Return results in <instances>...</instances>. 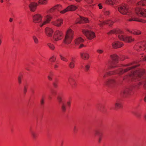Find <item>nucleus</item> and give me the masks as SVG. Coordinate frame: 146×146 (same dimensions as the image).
<instances>
[{
	"mask_svg": "<svg viewBox=\"0 0 146 146\" xmlns=\"http://www.w3.org/2000/svg\"><path fill=\"white\" fill-rule=\"evenodd\" d=\"M3 0H1V3H3Z\"/></svg>",
	"mask_w": 146,
	"mask_h": 146,
	"instance_id": "e2e57ef3",
	"label": "nucleus"
},
{
	"mask_svg": "<svg viewBox=\"0 0 146 146\" xmlns=\"http://www.w3.org/2000/svg\"><path fill=\"white\" fill-rule=\"evenodd\" d=\"M27 91V88L26 86H25L24 88V93H26Z\"/></svg>",
	"mask_w": 146,
	"mask_h": 146,
	"instance_id": "37998d69",
	"label": "nucleus"
},
{
	"mask_svg": "<svg viewBox=\"0 0 146 146\" xmlns=\"http://www.w3.org/2000/svg\"><path fill=\"white\" fill-rule=\"evenodd\" d=\"M113 33L118 34L119 39L127 42H130L134 40V38L132 36H125L123 31L118 29H114L107 33L108 35Z\"/></svg>",
	"mask_w": 146,
	"mask_h": 146,
	"instance_id": "7ed1b4c3",
	"label": "nucleus"
},
{
	"mask_svg": "<svg viewBox=\"0 0 146 146\" xmlns=\"http://www.w3.org/2000/svg\"><path fill=\"white\" fill-rule=\"evenodd\" d=\"M116 83V81L115 79L111 78L109 79L106 81L105 84L108 86L112 87L115 85Z\"/></svg>",
	"mask_w": 146,
	"mask_h": 146,
	"instance_id": "9d476101",
	"label": "nucleus"
},
{
	"mask_svg": "<svg viewBox=\"0 0 146 146\" xmlns=\"http://www.w3.org/2000/svg\"><path fill=\"white\" fill-rule=\"evenodd\" d=\"M111 57L112 59V62L111 66L112 68L117 67V68L115 71H112L106 72L108 76L111 75L115 74H117L121 75L124 73L128 71H130L131 74L128 76H126L123 79H126L127 77L128 79L134 81H139L138 83L139 85L143 84L145 89H146V74L145 71L142 69H138L135 71V68L139 66L135 65L133 63H130L126 65V68L124 67L121 68L116 64L118 62V57L115 54L111 55Z\"/></svg>",
	"mask_w": 146,
	"mask_h": 146,
	"instance_id": "f257e3e1",
	"label": "nucleus"
},
{
	"mask_svg": "<svg viewBox=\"0 0 146 146\" xmlns=\"http://www.w3.org/2000/svg\"><path fill=\"white\" fill-rule=\"evenodd\" d=\"M48 0H38V3L39 4L45 5L47 4Z\"/></svg>",
	"mask_w": 146,
	"mask_h": 146,
	"instance_id": "393cba45",
	"label": "nucleus"
},
{
	"mask_svg": "<svg viewBox=\"0 0 146 146\" xmlns=\"http://www.w3.org/2000/svg\"><path fill=\"white\" fill-rule=\"evenodd\" d=\"M13 19L12 18H10L9 19V21L10 22H12L13 21Z\"/></svg>",
	"mask_w": 146,
	"mask_h": 146,
	"instance_id": "bf43d9fd",
	"label": "nucleus"
},
{
	"mask_svg": "<svg viewBox=\"0 0 146 146\" xmlns=\"http://www.w3.org/2000/svg\"><path fill=\"white\" fill-rule=\"evenodd\" d=\"M33 22L35 23H39L41 27L49 23L52 18L50 16L46 15L44 17L43 20L42 21V17L40 14H36L33 15Z\"/></svg>",
	"mask_w": 146,
	"mask_h": 146,
	"instance_id": "20e7f679",
	"label": "nucleus"
},
{
	"mask_svg": "<svg viewBox=\"0 0 146 146\" xmlns=\"http://www.w3.org/2000/svg\"><path fill=\"white\" fill-rule=\"evenodd\" d=\"M22 77L21 76H19L18 78V83L19 84H20L21 83V79Z\"/></svg>",
	"mask_w": 146,
	"mask_h": 146,
	"instance_id": "c9c22d12",
	"label": "nucleus"
},
{
	"mask_svg": "<svg viewBox=\"0 0 146 146\" xmlns=\"http://www.w3.org/2000/svg\"><path fill=\"white\" fill-rule=\"evenodd\" d=\"M75 61L73 58H72L71 60V61L70 62L69 65V67L71 68H72L74 67V62Z\"/></svg>",
	"mask_w": 146,
	"mask_h": 146,
	"instance_id": "a878e982",
	"label": "nucleus"
},
{
	"mask_svg": "<svg viewBox=\"0 0 146 146\" xmlns=\"http://www.w3.org/2000/svg\"><path fill=\"white\" fill-rule=\"evenodd\" d=\"M132 90L131 88H127L123 90L122 94L124 96L127 97L132 94Z\"/></svg>",
	"mask_w": 146,
	"mask_h": 146,
	"instance_id": "f8f14e48",
	"label": "nucleus"
},
{
	"mask_svg": "<svg viewBox=\"0 0 146 146\" xmlns=\"http://www.w3.org/2000/svg\"><path fill=\"white\" fill-rule=\"evenodd\" d=\"M105 70H104L102 71V73L103 74V77L104 78H105L106 76V75L105 74Z\"/></svg>",
	"mask_w": 146,
	"mask_h": 146,
	"instance_id": "4c0bfd02",
	"label": "nucleus"
},
{
	"mask_svg": "<svg viewBox=\"0 0 146 146\" xmlns=\"http://www.w3.org/2000/svg\"><path fill=\"white\" fill-rule=\"evenodd\" d=\"M135 0H128V1H131V2H134L135 1Z\"/></svg>",
	"mask_w": 146,
	"mask_h": 146,
	"instance_id": "5fc2aeb1",
	"label": "nucleus"
},
{
	"mask_svg": "<svg viewBox=\"0 0 146 146\" xmlns=\"http://www.w3.org/2000/svg\"><path fill=\"white\" fill-rule=\"evenodd\" d=\"M90 65L89 64H87L85 66V69L86 71H88L90 68Z\"/></svg>",
	"mask_w": 146,
	"mask_h": 146,
	"instance_id": "72a5a7b5",
	"label": "nucleus"
},
{
	"mask_svg": "<svg viewBox=\"0 0 146 146\" xmlns=\"http://www.w3.org/2000/svg\"><path fill=\"white\" fill-rule=\"evenodd\" d=\"M84 41V40L80 37H79L76 38L75 40V43L76 45H78L80 44L79 47V48H81L84 46V45L82 43Z\"/></svg>",
	"mask_w": 146,
	"mask_h": 146,
	"instance_id": "9b49d317",
	"label": "nucleus"
},
{
	"mask_svg": "<svg viewBox=\"0 0 146 146\" xmlns=\"http://www.w3.org/2000/svg\"><path fill=\"white\" fill-rule=\"evenodd\" d=\"M144 60H145V61H146V56H145L144 58Z\"/></svg>",
	"mask_w": 146,
	"mask_h": 146,
	"instance_id": "052dcab7",
	"label": "nucleus"
},
{
	"mask_svg": "<svg viewBox=\"0 0 146 146\" xmlns=\"http://www.w3.org/2000/svg\"><path fill=\"white\" fill-rule=\"evenodd\" d=\"M67 104L68 106L70 107V106L71 102L70 101H68L67 102Z\"/></svg>",
	"mask_w": 146,
	"mask_h": 146,
	"instance_id": "09e8293b",
	"label": "nucleus"
},
{
	"mask_svg": "<svg viewBox=\"0 0 146 146\" xmlns=\"http://www.w3.org/2000/svg\"><path fill=\"white\" fill-rule=\"evenodd\" d=\"M45 33L47 36L51 37L52 36L53 30L51 28L49 27H46L45 29Z\"/></svg>",
	"mask_w": 146,
	"mask_h": 146,
	"instance_id": "ddd939ff",
	"label": "nucleus"
},
{
	"mask_svg": "<svg viewBox=\"0 0 146 146\" xmlns=\"http://www.w3.org/2000/svg\"><path fill=\"white\" fill-rule=\"evenodd\" d=\"M48 75L52 77L53 76V74L52 73L50 72V74Z\"/></svg>",
	"mask_w": 146,
	"mask_h": 146,
	"instance_id": "603ef678",
	"label": "nucleus"
},
{
	"mask_svg": "<svg viewBox=\"0 0 146 146\" xmlns=\"http://www.w3.org/2000/svg\"><path fill=\"white\" fill-rule=\"evenodd\" d=\"M32 38L35 43L37 44L38 43L39 40L36 36L35 35H33L32 36Z\"/></svg>",
	"mask_w": 146,
	"mask_h": 146,
	"instance_id": "cd10ccee",
	"label": "nucleus"
},
{
	"mask_svg": "<svg viewBox=\"0 0 146 146\" xmlns=\"http://www.w3.org/2000/svg\"><path fill=\"white\" fill-rule=\"evenodd\" d=\"M2 42L0 38V45H1Z\"/></svg>",
	"mask_w": 146,
	"mask_h": 146,
	"instance_id": "680f3d73",
	"label": "nucleus"
},
{
	"mask_svg": "<svg viewBox=\"0 0 146 146\" xmlns=\"http://www.w3.org/2000/svg\"><path fill=\"white\" fill-rule=\"evenodd\" d=\"M102 139V138L100 137H99L98 139V141L99 143H100L101 142V140Z\"/></svg>",
	"mask_w": 146,
	"mask_h": 146,
	"instance_id": "3c124183",
	"label": "nucleus"
},
{
	"mask_svg": "<svg viewBox=\"0 0 146 146\" xmlns=\"http://www.w3.org/2000/svg\"><path fill=\"white\" fill-rule=\"evenodd\" d=\"M47 46L50 49L52 50H54L55 48V46L54 45L51 43H48L47 44Z\"/></svg>",
	"mask_w": 146,
	"mask_h": 146,
	"instance_id": "c85d7f7f",
	"label": "nucleus"
},
{
	"mask_svg": "<svg viewBox=\"0 0 146 146\" xmlns=\"http://www.w3.org/2000/svg\"><path fill=\"white\" fill-rule=\"evenodd\" d=\"M49 98H50V99H51V97L50 96H49Z\"/></svg>",
	"mask_w": 146,
	"mask_h": 146,
	"instance_id": "0e129e2a",
	"label": "nucleus"
},
{
	"mask_svg": "<svg viewBox=\"0 0 146 146\" xmlns=\"http://www.w3.org/2000/svg\"><path fill=\"white\" fill-rule=\"evenodd\" d=\"M141 5H146V0H142L137 3V7L135 9V13L133 12H129L127 6L125 5H120L118 7V9L119 12L123 15L127 13V15L129 18L128 19L129 21H136L145 23L146 22V20L139 19L137 18V16L146 17V9L139 8Z\"/></svg>",
	"mask_w": 146,
	"mask_h": 146,
	"instance_id": "f03ea898",
	"label": "nucleus"
},
{
	"mask_svg": "<svg viewBox=\"0 0 146 146\" xmlns=\"http://www.w3.org/2000/svg\"><path fill=\"white\" fill-rule=\"evenodd\" d=\"M68 82L69 84L72 88L75 87L76 85V82L75 80L71 77L69 78Z\"/></svg>",
	"mask_w": 146,
	"mask_h": 146,
	"instance_id": "aec40b11",
	"label": "nucleus"
},
{
	"mask_svg": "<svg viewBox=\"0 0 146 146\" xmlns=\"http://www.w3.org/2000/svg\"><path fill=\"white\" fill-rule=\"evenodd\" d=\"M97 52L99 54H102L104 52V50L102 49H98L97 50Z\"/></svg>",
	"mask_w": 146,
	"mask_h": 146,
	"instance_id": "f704fd0d",
	"label": "nucleus"
},
{
	"mask_svg": "<svg viewBox=\"0 0 146 146\" xmlns=\"http://www.w3.org/2000/svg\"><path fill=\"white\" fill-rule=\"evenodd\" d=\"M48 80H52V78L50 76H48Z\"/></svg>",
	"mask_w": 146,
	"mask_h": 146,
	"instance_id": "49530a36",
	"label": "nucleus"
},
{
	"mask_svg": "<svg viewBox=\"0 0 146 146\" xmlns=\"http://www.w3.org/2000/svg\"><path fill=\"white\" fill-rule=\"evenodd\" d=\"M32 137L33 139H35L37 137V134L35 132L33 131H31V132Z\"/></svg>",
	"mask_w": 146,
	"mask_h": 146,
	"instance_id": "bb28decb",
	"label": "nucleus"
},
{
	"mask_svg": "<svg viewBox=\"0 0 146 146\" xmlns=\"http://www.w3.org/2000/svg\"><path fill=\"white\" fill-rule=\"evenodd\" d=\"M76 130V127L75 126L74 127V132H75Z\"/></svg>",
	"mask_w": 146,
	"mask_h": 146,
	"instance_id": "864d4df0",
	"label": "nucleus"
},
{
	"mask_svg": "<svg viewBox=\"0 0 146 146\" xmlns=\"http://www.w3.org/2000/svg\"><path fill=\"white\" fill-rule=\"evenodd\" d=\"M89 21L87 18L80 17L76 23H88Z\"/></svg>",
	"mask_w": 146,
	"mask_h": 146,
	"instance_id": "412c9836",
	"label": "nucleus"
},
{
	"mask_svg": "<svg viewBox=\"0 0 146 146\" xmlns=\"http://www.w3.org/2000/svg\"><path fill=\"white\" fill-rule=\"evenodd\" d=\"M138 47L139 48V50H144L146 51V42H144L139 43Z\"/></svg>",
	"mask_w": 146,
	"mask_h": 146,
	"instance_id": "4468645a",
	"label": "nucleus"
},
{
	"mask_svg": "<svg viewBox=\"0 0 146 146\" xmlns=\"http://www.w3.org/2000/svg\"><path fill=\"white\" fill-rule=\"evenodd\" d=\"M99 23H98V24L99 25L100 27H102L105 24L108 25L109 26H111L114 23V22L111 20H108L106 21H99Z\"/></svg>",
	"mask_w": 146,
	"mask_h": 146,
	"instance_id": "1a4fd4ad",
	"label": "nucleus"
},
{
	"mask_svg": "<svg viewBox=\"0 0 146 146\" xmlns=\"http://www.w3.org/2000/svg\"><path fill=\"white\" fill-rule=\"evenodd\" d=\"M98 6L100 9H101L102 8V6L101 4H99L98 5Z\"/></svg>",
	"mask_w": 146,
	"mask_h": 146,
	"instance_id": "8fccbe9b",
	"label": "nucleus"
},
{
	"mask_svg": "<svg viewBox=\"0 0 146 146\" xmlns=\"http://www.w3.org/2000/svg\"><path fill=\"white\" fill-rule=\"evenodd\" d=\"M57 100L58 102L60 103H63L62 102V97L60 96H58L57 97Z\"/></svg>",
	"mask_w": 146,
	"mask_h": 146,
	"instance_id": "7c9ffc66",
	"label": "nucleus"
},
{
	"mask_svg": "<svg viewBox=\"0 0 146 146\" xmlns=\"http://www.w3.org/2000/svg\"><path fill=\"white\" fill-rule=\"evenodd\" d=\"M82 31L83 33L89 39H92L95 37V34L93 32L85 29H82Z\"/></svg>",
	"mask_w": 146,
	"mask_h": 146,
	"instance_id": "0eeeda50",
	"label": "nucleus"
},
{
	"mask_svg": "<svg viewBox=\"0 0 146 146\" xmlns=\"http://www.w3.org/2000/svg\"><path fill=\"white\" fill-rule=\"evenodd\" d=\"M119 2V0H106L105 1V3L106 4L112 5L117 4Z\"/></svg>",
	"mask_w": 146,
	"mask_h": 146,
	"instance_id": "4be33fe9",
	"label": "nucleus"
},
{
	"mask_svg": "<svg viewBox=\"0 0 146 146\" xmlns=\"http://www.w3.org/2000/svg\"><path fill=\"white\" fill-rule=\"evenodd\" d=\"M53 85L54 86L55 88H56L57 86V84L56 83H55V82H54L53 83Z\"/></svg>",
	"mask_w": 146,
	"mask_h": 146,
	"instance_id": "c03bdc74",
	"label": "nucleus"
},
{
	"mask_svg": "<svg viewBox=\"0 0 146 146\" xmlns=\"http://www.w3.org/2000/svg\"><path fill=\"white\" fill-rule=\"evenodd\" d=\"M95 134L96 135H99L100 134V132L98 130H96L95 131Z\"/></svg>",
	"mask_w": 146,
	"mask_h": 146,
	"instance_id": "e433bc0d",
	"label": "nucleus"
},
{
	"mask_svg": "<svg viewBox=\"0 0 146 146\" xmlns=\"http://www.w3.org/2000/svg\"><path fill=\"white\" fill-rule=\"evenodd\" d=\"M40 104L42 105H43L44 103V99L42 98L40 100Z\"/></svg>",
	"mask_w": 146,
	"mask_h": 146,
	"instance_id": "58836bf2",
	"label": "nucleus"
},
{
	"mask_svg": "<svg viewBox=\"0 0 146 146\" xmlns=\"http://www.w3.org/2000/svg\"><path fill=\"white\" fill-rule=\"evenodd\" d=\"M81 57L84 60H87L89 57V55L88 53L86 52L81 53Z\"/></svg>",
	"mask_w": 146,
	"mask_h": 146,
	"instance_id": "5701e85b",
	"label": "nucleus"
},
{
	"mask_svg": "<svg viewBox=\"0 0 146 146\" xmlns=\"http://www.w3.org/2000/svg\"><path fill=\"white\" fill-rule=\"evenodd\" d=\"M56 58V57L53 56L50 58V60L51 62H54L55 61Z\"/></svg>",
	"mask_w": 146,
	"mask_h": 146,
	"instance_id": "473e14b6",
	"label": "nucleus"
},
{
	"mask_svg": "<svg viewBox=\"0 0 146 146\" xmlns=\"http://www.w3.org/2000/svg\"><path fill=\"white\" fill-rule=\"evenodd\" d=\"M135 115L137 118H140L141 115L139 114H135Z\"/></svg>",
	"mask_w": 146,
	"mask_h": 146,
	"instance_id": "a18cd8bd",
	"label": "nucleus"
},
{
	"mask_svg": "<svg viewBox=\"0 0 146 146\" xmlns=\"http://www.w3.org/2000/svg\"><path fill=\"white\" fill-rule=\"evenodd\" d=\"M63 34L62 32L59 30H57L54 33L53 38L55 41H58L63 38Z\"/></svg>",
	"mask_w": 146,
	"mask_h": 146,
	"instance_id": "423d86ee",
	"label": "nucleus"
},
{
	"mask_svg": "<svg viewBox=\"0 0 146 146\" xmlns=\"http://www.w3.org/2000/svg\"><path fill=\"white\" fill-rule=\"evenodd\" d=\"M77 7L74 5H72L68 6L66 9L60 12L61 13H64L66 12L70 11H74L76 10Z\"/></svg>",
	"mask_w": 146,
	"mask_h": 146,
	"instance_id": "6e6552de",
	"label": "nucleus"
},
{
	"mask_svg": "<svg viewBox=\"0 0 146 146\" xmlns=\"http://www.w3.org/2000/svg\"><path fill=\"white\" fill-rule=\"evenodd\" d=\"M60 56L62 60L65 62H67L68 61V59L62 56L60 54Z\"/></svg>",
	"mask_w": 146,
	"mask_h": 146,
	"instance_id": "2f4dec72",
	"label": "nucleus"
},
{
	"mask_svg": "<svg viewBox=\"0 0 146 146\" xmlns=\"http://www.w3.org/2000/svg\"><path fill=\"white\" fill-rule=\"evenodd\" d=\"M104 15H108L110 13L108 11H104Z\"/></svg>",
	"mask_w": 146,
	"mask_h": 146,
	"instance_id": "ea45409f",
	"label": "nucleus"
},
{
	"mask_svg": "<svg viewBox=\"0 0 146 146\" xmlns=\"http://www.w3.org/2000/svg\"><path fill=\"white\" fill-rule=\"evenodd\" d=\"M73 33L70 29H69L66 32V36L64 41V42L66 44L70 43L72 39Z\"/></svg>",
	"mask_w": 146,
	"mask_h": 146,
	"instance_id": "39448f33",
	"label": "nucleus"
},
{
	"mask_svg": "<svg viewBox=\"0 0 146 146\" xmlns=\"http://www.w3.org/2000/svg\"><path fill=\"white\" fill-rule=\"evenodd\" d=\"M62 9V7L61 5H57L51 8L50 10V12H52L54 11H59Z\"/></svg>",
	"mask_w": 146,
	"mask_h": 146,
	"instance_id": "6ab92c4d",
	"label": "nucleus"
},
{
	"mask_svg": "<svg viewBox=\"0 0 146 146\" xmlns=\"http://www.w3.org/2000/svg\"><path fill=\"white\" fill-rule=\"evenodd\" d=\"M58 66L56 65H55L54 66V68H57L58 67Z\"/></svg>",
	"mask_w": 146,
	"mask_h": 146,
	"instance_id": "4d7b16f0",
	"label": "nucleus"
},
{
	"mask_svg": "<svg viewBox=\"0 0 146 146\" xmlns=\"http://www.w3.org/2000/svg\"><path fill=\"white\" fill-rule=\"evenodd\" d=\"M86 2L89 4H91L92 2V0H86Z\"/></svg>",
	"mask_w": 146,
	"mask_h": 146,
	"instance_id": "a19ab883",
	"label": "nucleus"
},
{
	"mask_svg": "<svg viewBox=\"0 0 146 146\" xmlns=\"http://www.w3.org/2000/svg\"><path fill=\"white\" fill-rule=\"evenodd\" d=\"M105 108V106H104L102 105L101 106V109H100V111H103V110H102V109H104Z\"/></svg>",
	"mask_w": 146,
	"mask_h": 146,
	"instance_id": "de8ad7c7",
	"label": "nucleus"
},
{
	"mask_svg": "<svg viewBox=\"0 0 146 146\" xmlns=\"http://www.w3.org/2000/svg\"><path fill=\"white\" fill-rule=\"evenodd\" d=\"M122 107V104L121 101L119 100H116L114 103V106L113 109L117 110Z\"/></svg>",
	"mask_w": 146,
	"mask_h": 146,
	"instance_id": "2eb2a0df",
	"label": "nucleus"
},
{
	"mask_svg": "<svg viewBox=\"0 0 146 146\" xmlns=\"http://www.w3.org/2000/svg\"><path fill=\"white\" fill-rule=\"evenodd\" d=\"M144 101L146 102V95H145V96L144 98Z\"/></svg>",
	"mask_w": 146,
	"mask_h": 146,
	"instance_id": "13d9d810",
	"label": "nucleus"
},
{
	"mask_svg": "<svg viewBox=\"0 0 146 146\" xmlns=\"http://www.w3.org/2000/svg\"><path fill=\"white\" fill-rule=\"evenodd\" d=\"M127 31L131 33L134 35H139L141 34V32L139 30H138L137 31H131L130 30H128Z\"/></svg>",
	"mask_w": 146,
	"mask_h": 146,
	"instance_id": "b1692460",
	"label": "nucleus"
},
{
	"mask_svg": "<svg viewBox=\"0 0 146 146\" xmlns=\"http://www.w3.org/2000/svg\"><path fill=\"white\" fill-rule=\"evenodd\" d=\"M61 108L62 110V111L64 112L66 109V106L65 104L64 103H62L61 106Z\"/></svg>",
	"mask_w": 146,
	"mask_h": 146,
	"instance_id": "c756f323",
	"label": "nucleus"
},
{
	"mask_svg": "<svg viewBox=\"0 0 146 146\" xmlns=\"http://www.w3.org/2000/svg\"><path fill=\"white\" fill-rule=\"evenodd\" d=\"M51 94L53 95H55L56 94V92L54 90H52L51 92Z\"/></svg>",
	"mask_w": 146,
	"mask_h": 146,
	"instance_id": "79ce46f5",
	"label": "nucleus"
},
{
	"mask_svg": "<svg viewBox=\"0 0 146 146\" xmlns=\"http://www.w3.org/2000/svg\"><path fill=\"white\" fill-rule=\"evenodd\" d=\"M123 45V43L118 41H116L113 42L112 44V46L114 48H117L121 47Z\"/></svg>",
	"mask_w": 146,
	"mask_h": 146,
	"instance_id": "f3484780",
	"label": "nucleus"
},
{
	"mask_svg": "<svg viewBox=\"0 0 146 146\" xmlns=\"http://www.w3.org/2000/svg\"><path fill=\"white\" fill-rule=\"evenodd\" d=\"M144 118L145 120L146 121V113L144 115Z\"/></svg>",
	"mask_w": 146,
	"mask_h": 146,
	"instance_id": "6e6d98bb",
	"label": "nucleus"
},
{
	"mask_svg": "<svg viewBox=\"0 0 146 146\" xmlns=\"http://www.w3.org/2000/svg\"><path fill=\"white\" fill-rule=\"evenodd\" d=\"M63 20L61 19H58L56 21H53L52 22V23L54 25L57 27H60L63 23Z\"/></svg>",
	"mask_w": 146,
	"mask_h": 146,
	"instance_id": "dca6fc26",
	"label": "nucleus"
},
{
	"mask_svg": "<svg viewBox=\"0 0 146 146\" xmlns=\"http://www.w3.org/2000/svg\"><path fill=\"white\" fill-rule=\"evenodd\" d=\"M38 4L35 2H31L29 6L31 11H34L36 9V8Z\"/></svg>",
	"mask_w": 146,
	"mask_h": 146,
	"instance_id": "a211bd4d",
	"label": "nucleus"
}]
</instances>
